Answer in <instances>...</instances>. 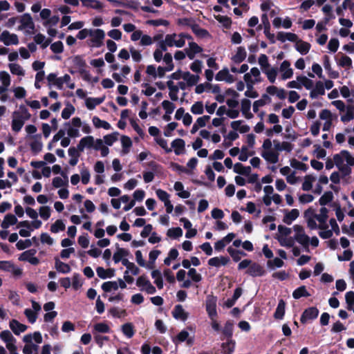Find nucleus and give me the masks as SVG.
<instances>
[{
	"mask_svg": "<svg viewBox=\"0 0 354 354\" xmlns=\"http://www.w3.org/2000/svg\"><path fill=\"white\" fill-rule=\"evenodd\" d=\"M328 209L325 207H321L318 214L315 213L312 209H308L304 213L308 227L312 230L318 228H326L328 218Z\"/></svg>",
	"mask_w": 354,
	"mask_h": 354,
	"instance_id": "nucleus-1",
	"label": "nucleus"
},
{
	"mask_svg": "<svg viewBox=\"0 0 354 354\" xmlns=\"http://www.w3.org/2000/svg\"><path fill=\"white\" fill-rule=\"evenodd\" d=\"M67 128V135L71 138H76L80 136V129L85 134H89L91 132V127L86 122H82L78 117H75L68 122L64 124Z\"/></svg>",
	"mask_w": 354,
	"mask_h": 354,
	"instance_id": "nucleus-2",
	"label": "nucleus"
},
{
	"mask_svg": "<svg viewBox=\"0 0 354 354\" xmlns=\"http://www.w3.org/2000/svg\"><path fill=\"white\" fill-rule=\"evenodd\" d=\"M260 155L268 163L277 164L279 160V153L276 149L273 141L270 138L263 140L260 148Z\"/></svg>",
	"mask_w": 354,
	"mask_h": 354,
	"instance_id": "nucleus-3",
	"label": "nucleus"
},
{
	"mask_svg": "<svg viewBox=\"0 0 354 354\" xmlns=\"http://www.w3.org/2000/svg\"><path fill=\"white\" fill-rule=\"evenodd\" d=\"M31 118L30 113L24 106H20L19 111H15L12 113V129L15 132L21 130L26 121Z\"/></svg>",
	"mask_w": 354,
	"mask_h": 354,
	"instance_id": "nucleus-4",
	"label": "nucleus"
},
{
	"mask_svg": "<svg viewBox=\"0 0 354 354\" xmlns=\"http://www.w3.org/2000/svg\"><path fill=\"white\" fill-rule=\"evenodd\" d=\"M105 32L100 28H90L88 39L86 42L87 46L91 48H100L105 39Z\"/></svg>",
	"mask_w": 354,
	"mask_h": 354,
	"instance_id": "nucleus-5",
	"label": "nucleus"
},
{
	"mask_svg": "<svg viewBox=\"0 0 354 354\" xmlns=\"http://www.w3.org/2000/svg\"><path fill=\"white\" fill-rule=\"evenodd\" d=\"M19 23L17 30L23 32L25 35H32L35 31V23L32 17L28 13H25L19 17Z\"/></svg>",
	"mask_w": 354,
	"mask_h": 354,
	"instance_id": "nucleus-6",
	"label": "nucleus"
},
{
	"mask_svg": "<svg viewBox=\"0 0 354 354\" xmlns=\"http://www.w3.org/2000/svg\"><path fill=\"white\" fill-rule=\"evenodd\" d=\"M292 230L295 232L293 236L295 242L299 243L306 252H309L310 237L306 234L304 228L301 225H295Z\"/></svg>",
	"mask_w": 354,
	"mask_h": 354,
	"instance_id": "nucleus-7",
	"label": "nucleus"
},
{
	"mask_svg": "<svg viewBox=\"0 0 354 354\" xmlns=\"http://www.w3.org/2000/svg\"><path fill=\"white\" fill-rule=\"evenodd\" d=\"M333 163L339 169H344L346 165H354V157L348 151H342L333 156Z\"/></svg>",
	"mask_w": 354,
	"mask_h": 354,
	"instance_id": "nucleus-8",
	"label": "nucleus"
},
{
	"mask_svg": "<svg viewBox=\"0 0 354 354\" xmlns=\"http://www.w3.org/2000/svg\"><path fill=\"white\" fill-rule=\"evenodd\" d=\"M189 38L186 34H170L165 36V43L169 47L181 48L185 44V39Z\"/></svg>",
	"mask_w": 354,
	"mask_h": 354,
	"instance_id": "nucleus-9",
	"label": "nucleus"
},
{
	"mask_svg": "<svg viewBox=\"0 0 354 354\" xmlns=\"http://www.w3.org/2000/svg\"><path fill=\"white\" fill-rule=\"evenodd\" d=\"M319 119L322 120L323 127L322 129L324 131H328L333 126V121L337 120V115L332 113L328 109H323L319 114Z\"/></svg>",
	"mask_w": 354,
	"mask_h": 354,
	"instance_id": "nucleus-10",
	"label": "nucleus"
},
{
	"mask_svg": "<svg viewBox=\"0 0 354 354\" xmlns=\"http://www.w3.org/2000/svg\"><path fill=\"white\" fill-rule=\"evenodd\" d=\"M279 77L281 80H286L292 77L294 71L288 60L283 61L278 68Z\"/></svg>",
	"mask_w": 354,
	"mask_h": 354,
	"instance_id": "nucleus-11",
	"label": "nucleus"
},
{
	"mask_svg": "<svg viewBox=\"0 0 354 354\" xmlns=\"http://www.w3.org/2000/svg\"><path fill=\"white\" fill-rule=\"evenodd\" d=\"M243 80L245 84L254 85L260 83L261 82V76L259 69L257 67L252 68L249 73L244 75Z\"/></svg>",
	"mask_w": 354,
	"mask_h": 354,
	"instance_id": "nucleus-12",
	"label": "nucleus"
},
{
	"mask_svg": "<svg viewBox=\"0 0 354 354\" xmlns=\"http://www.w3.org/2000/svg\"><path fill=\"white\" fill-rule=\"evenodd\" d=\"M0 41L7 46H17L19 43L17 35L15 33H12L8 30H3L0 34Z\"/></svg>",
	"mask_w": 354,
	"mask_h": 354,
	"instance_id": "nucleus-13",
	"label": "nucleus"
},
{
	"mask_svg": "<svg viewBox=\"0 0 354 354\" xmlns=\"http://www.w3.org/2000/svg\"><path fill=\"white\" fill-rule=\"evenodd\" d=\"M136 286L142 291H146L148 294H154L156 292V288L151 284L147 277L142 275L136 280Z\"/></svg>",
	"mask_w": 354,
	"mask_h": 354,
	"instance_id": "nucleus-14",
	"label": "nucleus"
},
{
	"mask_svg": "<svg viewBox=\"0 0 354 354\" xmlns=\"http://www.w3.org/2000/svg\"><path fill=\"white\" fill-rule=\"evenodd\" d=\"M28 139L30 141V147L31 151L34 154H37L40 151H41L43 149V142L41 140V134H35L32 136H28Z\"/></svg>",
	"mask_w": 354,
	"mask_h": 354,
	"instance_id": "nucleus-15",
	"label": "nucleus"
},
{
	"mask_svg": "<svg viewBox=\"0 0 354 354\" xmlns=\"http://www.w3.org/2000/svg\"><path fill=\"white\" fill-rule=\"evenodd\" d=\"M216 303L217 299L215 297L212 295H208L207 297L205 304L206 310L210 319H213L217 316Z\"/></svg>",
	"mask_w": 354,
	"mask_h": 354,
	"instance_id": "nucleus-16",
	"label": "nucleus"
},
{
	"mask_svg": "<svg viewBox=\"0 0 354 354\" xmlns=\"http://www.w3.org/2000/svg\"><path fill=\"white\" fill-rule=\"evenodd\" d=\"M35 250H29L21 254L19 259L20 261H28L32 265H37L39 262V259L35 257Z\"/></svg>",
	"mask_w": 354,
	"mask_h": 354,
	"instance_id": "nucleus-17",
	"label": "nucleus"
},
{
	"mask_svg": "<svg viewBox=\"0 0 354 354\" xmlns=\"http://www.w3.org/2000/svg\"><path fill=\"white\" fill-rule=\"evenodd\" d=\"M0 94L1 93H5L8 91V87L11 84V77L10 74L5 71H0Z\"/></svg>",
	"mask_w": 354,
	"mask_h": 354,
	"instance_id": "nucleus-18",
	"label": "nucleus"
},
{
	"mask_svg": "<svg viewBox=\"0 0 354 354\" xmlns=\"http://www.w3.org/2000/svg\"><path fill=\"white\" fill-rule=\"evenodd\" d=\"M319 310L315 307H310L306 309L301 315V322L304 324L306 322L312 319H315L317 317Z\"/></svg>",
	"mask_w": 354,
	"mask_h": 354,
	"instance_id": "nucleus-19",
	"label": "nucleus"
},
{
	"mask_svg": "<svg viewBox=\"0 0 354 354\" xmlns=\"http://www.w3.org/2000/svg\"><path fill=\"white\" fill-rule=\"evenodd\" d=\"M95 139L92 136H87L82 138L78 145L77 149L79 151L82 152L85 149H91L94 146Z\"/></svg>",
	"mask_w": 354,
	"mask_h": 354,
	"instance_id": "nucleus-20",
	"label": "nucleus"
},
{
	"mask_svg": "<svg viewBox=\"0 0 354 354\" xmlns=\"http://www.w3.org/2000/svg\"><path fill=\"white\" fill-rule=\"evenodd\" d=\"M215 79L217 81H225L229 84L233 83L235 81L234 77L230 73L229 70L226 68L218 71L216 75Z\"/></svg>",
	"mask_w": 354,
	"mask_h": 354,
	"instance_id": "nucleus-21",
	"label": "nucleus"
},
{
	"mask_svg": "<svg viewBox=\"0 0 354 354\" xmlns=\"http://www.w3.org/2000/svg\"><path fill=\"white\" fill-rule=\"evenodd\" d=\"M203 51V48L195 42H189L188 47L185 49L187 56L189 59H194L196 55Z\"/></svg>",
	"mask_w": 354,
	"mask_h": 354,
	"instance_id": "nucleus-22",
	"label": "nucleus"
},
{
	"mask_svg": "<svg viewBox=\"0 0 354 354\" xmlns=\"http://www.w3.org/2000/svg\"><path fill=\"white\" fill-rule=\"evenodd\" d=\"M230 259L227 257L219 256L211 258L208 260V265L212 267L219 268L226 266Z\"/></svg>",
	"mask_w": 354,
	"mask_h": 354,
	"instance_id": "nucleus-23",
	"label": "nucleus"
},
{
	"mask_svg": "<svg viewBox=\"0 0 354 354\" xmlns=\"http://www.w3.org/2000/svg\"><path fill=\"white\" fill-rule=\"evenodd\" d=\"M0 338L6 344L7 348L15 346L16 339L13 337L10 331L6 330L1 332Z\"/></svg>",
	"mask_w": 354,
	"mask_h": 354,
	"instance_id": "nucleus-24",
	"label": "nucleus"
},
{
	"mask_svg": "<svg viewBox=\"0 0 354 354\" xmlns=\"http://www.w3.org/2000/svg\"><path fill=\"white\" fill-rule=\"evenodd\" d=\"M299 216V211L297 209H292L291 210H285L284 216L283 218V222L287 225H290L295 221Z\"/></svg>",
	"mask_w": 354,
	"mask_h": 354,
	"instance_id": "nucleus-25",
	"label": "nucleus"
},
{
	"mask_svg": "<svg viewBox=\"0 0 354 354\" xmlns=\"http://www.w3.org/2000/svg\"><path fill=\"white\" fill-rule=\"evenodd\" d=\"M236 235L234 233H229L222 239L218 241L214 244V248L216 251H221L224 249L225 245L230 243L234 238Z\"/></svg>",
	"mask_w": 354,
	"mask_h": 354,
	"instance_id": "nucleus-26",
	"label": "nucleus"
},
{
	"mask_svg": "<svg viewBox=\"0 0 354 354\" xmlns=\"http://www.w3.org/2000/svg\"><path fill=\"white\" fill-rule=\"evenodd\" d=\"M272 24L276 28L283 27L286 29H288L292 26V23L288 17H286L283 19L281 17H275L272 21Z\"/></svg>",
	"mask_w": 354,
	"mask_h": 354,
	"instance_id": "nucleus-27",
	"label": "nucleus"
},
{
	"mask_svg": "<svg viewBox=\"0 0 354 354\" xmlns=\"http://www.w3.org/2000/svg\"><path fill=\"white\" fill-rule=\"evenodd\" d=\"M172 315L176 319L185 322L188 317V313L181 305H176L172 311Z\"/></svg>",
	"mask_w": 354,
	"mask_h": 354,
	"instance_id": "nucleus-28",
	"label": "nucleus"
},
{
	"mask_svg": "<svg viewBox=\"0 0 354 354\" xmlns=\"http://www.w3.org/2000/svg\"><path fill=\"white\" fill-rule=\"evenodd\" d=\"M247 56V52L245 48L242 46H239L236 48L234 54L232 57V60L235 64H239L242 62Z\"/></svg>",
	"mask_w": 354,
	"mask_h": 354,
	"instance_id": "nucleus-29",
	"label": "nucleus"
},
{
	"mask_svg": "<svg viewBox=\"0 0 354 354\" xmlns=\"http://www.w3.org/2000/svg\"><path fill=\"white\" fill-rule=\"evenodd\" d=\"M325 94V89L324 83L321 81L317 82L315 87L312 88L310 92V97L312 99H315L319 95H324Z\"/></svg>",
	"mask_w": 354,
	"mask_h": 354,
	"instance_id": "nucleus-30",
	"label": "nucleus"
},
{
	"mask_svg": "<svg viewBox=\"0 0 354 354\" xmlns=\"http://www.w3.org/2000/svg\"><path fill=\"white\" fill-rule=\"evenodd\" d=\"M171 145L176 155L178 156L185 153V142L183 139H175L172 141Z\"/></svg>",
	"mask_w": 354,
	"mask_h": 354,
	"instance_id": "nucleus-31",
	"label": "nucleus"
},
{
	"mask_svg": "<svg viewBox=\"0 0 354 354\" xmlns=\"http://www.w3.org/2000/svg\"><path fill=\"white\" fill-rule=\"evenodd\" d=\"M183 80L188 86H192L198 83L200 80L198 75H194L188 71L183 72Z\"/></svg>",
	"mask_w": 354,
	"mask_h": 354,
	"instance_id": "nucleus-32",
	"label": "nucleus"
},
{
	"mask_svg": "<svg viewBox=\"0 0 354 354\" xmlns=\"http://www.w3.org/2000/svg\"><path fill=\"white\" fill-rule=\"evenodd\" d=\"M273 144H274V146L277 149H278V152L280 151H286V152H290L293 149V145L287 141H283L280 142L277 140H273Z\"/></svg>",
	"mask_w": 354,
	"mask_h": 354,
	"instance_id": "nucleus-33",
	"label": "nucleus"
},
{
	"mask_svg": "<svg viewBox=\"0 0 354 354\" xmlns=\"http://www.w3.org/2000/svg\"><path fill=\"white\" fill-rule=\"evenodd\" d=\"M310 44L301 39H297L295 48L301 55L307 54L310 49Z\"/></svg>",
	"mask_w": 354,
	"mask_h": 354,
	"instance_id": "nucleus-34",
	"label": "nucleus"
},
{
	"mask_svg": "<svg viewBox=\"0 0 354 354\" xmlns=\"http://www.w3.org/2000/svg\"><path fill=\"white\" fill-rule=\"evenodd\" d=\"M167 86L169 88V96L170 99L172 101H177L178 100V88L172 80H169L167 82Z\"/></svg>",
	"mask_w": 354,
	"mask_h": 354,
	"instance_id": "nucleus-35",
	"label": "nucleus"
},
{
	"mask_svg": "<svg viewBox=\"0 0 354 354\" xmlns=\"http://www.w3.org/2000/svg\"><path fill=\"white\" fill-rule=\"evenodd\" d=\"M231 127L236 131H239L241 133H247L250 131V127L244 124L242 120L233 121L230 124Z\"/></svg>",
	"mask_w": 354,
	"mask_h": 354,
	"instance_id": "nucleus-36",
	"label": "nucleus"
},
{
	"mask_svg": "<svg viewBox=\"0 0 354 354\" xmlns=\"http://www.w3.org/2000/svg\"><path fill=\"white\" fill-rule=\"evenodd\" d=\"M277 39L281 42H285L286 41L295 42L298 37L295 33L279 32L277 35Z\"/></svg>",
	"mask_w": 354,
	"mask_h": 354,
	"instance_id": "nucleus-37",
	"label": "nucleus"
},
{
	"mask_svg": "<svg viewBox=\"0 0 354 354\" xmlns=\"http://www.w3.org/2000/svg\"><path fill=\"white\" fill-rule=\"evenodd\" d=\"M8 68L10 73L18 77H22L25 75L26 72L24 68L17 63H10L8 64Z\"/></svg>",
	"mask_w": 354,
	"mask_h": 354,
	"instance_id": "nucleus-38",
	"label": "nucleus"
},
{
	"mask_svg": "<svg viewBox=\"0 0 354 354\" xmlns=\"http://www.w3.org/2000/svg\"><path fill=\"white\" fill-rule=\"evenodd\" d=\"M263 73L266 75L268 81L272 84L275 82L279 73L278 68L274 66H270L268 68H265Z\"/></svg>",
	"mask_w": 354,
	"mask_h": 354,
	"instance_id": "nucleus-39",
	"label": "nucleus"
},
{
	"mask_svg": "<svg viewBox=\"0 0 354 354\" xmlns=\"http://www.w3.org/2000/svg\"><path fill=\"white\" fill-rule=\"evenodd\" d=\"M266 92L271 95H276L279 99L283 100L286 97L285 91L283 88H277L275 86H269Z\"/></svg>",
	"mask_w": 354,
	"mask_h": 354,
	"instance_id": "nucleus-40",
	"label": "nucleus"
},
{
	"mask_svg": "<svg viewBox=\"0 0 354 354\" xmlns=\"http://www.w3.org/2000/svg\"><path fill=\"white\" fill-rule=\"evenodd\" d=\"M241 111L243 115L248 119L252 118V114L250 113L251 102L248 99H243L241 102Z\"/></svg>",
	"mask_w": 354,
	"mask_h": 354,
	"instance_id": "nucleus-41",
	"label": "nucleus"
},
{
	"mask_svg": "<svg viewBox=\"0 0 354 354\" xmlns=\"http://www.w3.org/2000/svg\"><path fill=\"white\" fill-rule=\"evenodd\" d=\"M10 328L15 335H19L20 333L24 332L27 328L26 325L19 323L15 319H12L10 322Z\"/></svg>",
	"mask_w": 354,
	"mask_h": 354,
	"instance_id": "nucleus-42",
	"label": "nucleus"
},
{
	"mask_svg": "<svg viewBox=\"0 0 354 354\" xmlns=\"http://www.w3.org/2000/svg\"><path fill=\"white\" fill-rule=\"evenodd\" d=\"M247 273L252 277H259L264 274V270L260 265L253 263L249 267Z\"/></svg>",
	"mask_w": 354,
	"mask_h": 354,
	"instance_id": "nucleus-43",
	"label": "nucleus"
},
{
	"mask_svg": "<svg viewBox=\"0 0 354 354\" xmlns=\"http://www.w3.org/2000/svg\"><path fill=\"white\" fill-rule=\"evenodd\" d=\"M121 145H122V155H126L130 151V149L132 146V141L131 138L126 136H122L121 137Z\"/></svg>",
	"mask_w": 354,
	"mask_h": 354,
	"instance_id": "nucleus-44",
	"label": "nucleus"
},
{
	"mask_svg": "<svg viewBox=\"0 0 354 354\" xmlns=\"http://www.w3.org/2000/svg\"><path fill=\"white\" fill-rule=\"evenodd\" d=\"M104 97H87L85 100V104L88 109L93 110L96 106L103 102Z\"/></svg>",
	"mask_w": 354,
	"mask_h": 354,
	"instance_id": "nucleus-45",
	"label": "nucleus"
},
{
	"mask_svg": "<svg viewBox=\"0 0 354 354\" xmlns=\"http://www.w3.org/2000/svg\"><path fill=\"white\" fill-rule=\"evenodd\" d=\"M33 39L35 43L41 45L42 48H46L50 43V40L48 39L46 36L41 33L36 34Z\"/></svg>",
	"mask_w": 354,
	"mask_h": 354,
	"instance_id": "nucleus-46",
	"label": "nucleus"
},
{
	"mask_svg": "<svg viewBox=\"0 0 354 354\" xmlns=\"http://www.w3.org/2000/svg\"><path fill=\"white\" fill-rule=\"evenodd\" d=\"M111 331L109 326L105 322L97 323L93 326V334L108 333Z\"/></svg>",
	"mask_w": 354,
	"mask_h": 354,
	"instance_id": "nucleus-47",
	"label": "nucleus"
},
{
	"mask_svg": "<svg viewBox=\"0 0 354 354\" xmlns=\"http://www.w3.org/2000/svg\"><path fill=\"white\" fill-rule=\"evenodd\" d=\"M17 223V218L12 214H6L1 224V226L3 229H7L10 226L13 225Z\"/></svg>",
	"mask_w": 354,
	"mask_h": 354,
	"instance_id": "nucleus-48",
	"label": "nucleus"
},
{
	"mask_svg": "<svg viewBox=\"0 0 354 354\" xmlns=\"http://www.w3.org/2000/svg\"><path fill=\"white\" fill-rule=\"evenodd\" d=\"M270 101L269 96L267 94L263 95L262 97L258 100H256L253 103V111L257 113L260 107L265 106L268 102Z\"/></svg>",
	"mask_w": 354,
	"mask_h": 354,
	"instance_id": "nucleus-49",
	"label": "nucleus"
},
{
	"mask_svg": "<svg viewBox=\"0 0 354 354\" xmlns=\"http://www.w3.org/2000/svg\"><path fill=\"white\" fill-rule=\"evenodd\" d=\"M316 178L313 175H306L304 176L302 183V189L304 191H309L312 189L313 183L315 182Z\"/></svg>",
	"mask_w": 354,
	"mask_h": 354,
	"instance_id": "nucleus-50",
	"label": "nucleus"
},
{
	"mask_svg": "<svg viewBox=\"0 0 354 354\" xmlns=\"http://www.w3.org/2000/svg\"><path fill=\"white\" fill-rule=\"evenodd\" d=\"M129 255V251L121 248H117L116 251L113 254V259L115 263H119L122 259Z\"/></svg>",
	"mask_w": 354,
	"mask_h": 354,
	"instance_id": "nucleus-51",
	"label": "nucleus"
},
{
	"mask_svg": "<svg viewBox=\"0 0 354 354\" xmlns=\"http://www.w3.org/2000/svg\"><path fill=\"white\" fill-rule=\"evenodd\" d=\"M92 122L95 128H102L104 129L109 130L111 127V124L108 122L101 120L97 116L93 117Z\"/></svg>",
	"mask_w": 354,
	"mask_h": 354,
	"instance_id": "nucleus-52",
	"label": "nucleus"
},
{
	"mask_svg": "<svg viewBox=\"0 0 354 354\" xmlns=\"http://www.w3.org/2000/svg\"><path fill=\"white\" fill-rule=\"evenodd\" d=\"M189 333L186 330H182L180 331L178 335L176 337V338L174 339V342L175 344H178L180 342H185L187 340V343L189 345L192 344L193 340L192 339L188 338Z\"/></svg>",
	"mask_w": 354,
	"mask_h": 354,
	"instance_id": "nucleus-53",
	"label": "nucleus"
},
{
	"mask_svg": "<svg viewBox=\"0 0 354 354\" xmlns=\"http://www.w3.org/2000/svg\"><path fill=\"white\" fill-rule=\"evenodd\" d=\"M176 191L178 192V196L182 198H188L190 196V193L188 191L184 190V186L180 182H176L174 186Z\"/></svg>",
	"mask_w": 354,
	"mask_h": 354,
	"instance_id": "nucleus-54",
	"label": "nucleus"
},
{
	"mask_svg": "<svg viewBox=\"0 0 354 354\" xmlns=\"http://www.w3.org/2000/svg\"><path fill=\"white\" fill-rule=\"evenodd\" d=\"M235 348V342L229 338L225 343L222 344V350L225 354H232Z\"/></svg>",
	"mask_w": 354,
	"mask_h": 354,
	"instance_id": "nucleus-55",
	"label": "nucleus"
},
{
	"mask_svg": "<svg viewBox=\"0 0 354 354\" xmlns=\"http://www.w3.org/2000/svg\"><path fill=\"white\" fill-rule=\"evenodd\" d=\"M151 277L154 280V283L156 285L158 288L162 289L163 288V280L162 274L160 270H155L151 272Z\"/></svg>",
	"mask_w": 354,
	"mask_h": 354,
	"instance_id": "nucleus-56",
	"label": "nucleus"
},
{
	"mask_svg": "<svg viewBox=\"0 0 354 354\" xmlns=\"http://www.w3.org/2000/svg\"><path fill=\"white\" fill-rule=\"evenodd\" d=\"M52 184L55 188L67 186L68 184V177L66 175L63 178L55 177L53 179Z\"/></svg>",
	"mask_w": 354,
	"mask_h": 354,
	"instance_id": "nucleus-57",
	"label": "nucleus"
},
{
	"mask_svg": "<svg viewBox=\"0 0 354 354\" xmlns=\"http://www.w3.org/2000/svg\"><path fill=\"white\" fill-rule=\"evenodd\" d=\"M234 171L239 174L248 176L251 172V168L250 167H245L241 163H236L234 167Z\"/></svg>",
	"mask_w": 354,
	"mask_h": 354,
	"instance_id": "nucleus-58",
	"label": "nucleus"
},
{
	"mask_svg": "<svg viewBox=\"0 0 354 354\" xmlns=\"http://www.w3.org/2000/svg\"><path fill=\"white\" fill-rule=\"evenodd\" d=\"M333 198H334V196H333V194L332 192H330V191L326 192L320 197V198L319 200V203L320 205L324 206V205L330 203V202H332L333 200Z\"/></svg>",
	"mask_w": 354,
	"mask_h": 354,
	"instance_id": "nucleus-59",
	"label": "nucleus"
},
{
	"mask_svg": "<svg viewBox=\"0 0 354 354\" xmlns=\"http://www.w3.org/2000/svg\"><path fill=\"white\" fill-rule=\"evenodd\" d=\"M191 112L194 115H201L204 112V105L203 102L198 101L194 102L191 108H190Z\"/></svg>",
	"mask_w": 354,
	"mask_h": 354,
	"instance_id": "nucleus-60",
	"label": "nucleus"
},
{
	"mask_svg": "<svg viewBox=\"0 0 354 354\" xmlns=\"http://www.w3.org/2000/svg\"><path fill=\"white\" fill-rule=\"evenodd\" d=\"M109 313L115 318H121L127 315V311L118 307H113L109 310Z\"/></svg>",
	"mask_w": 354,
	"mask_h": 354,
	"instance_id": "nucleus-61",
	"label": "nucleus"
},
{
	"mask_svg": "<svg viewBox=\"0 0 354 354\" xmlns=\"http://www.w3.org/2000/svg\"><path fill=\"white\" fill-rule=\"evenodd\" d=\"M102 289L104 292H111L118 289V283L116 281H110L102 284Z\"/></svg>",
	"mask_w": 354,
	"mask_h": 354,
	"instance_id": "nucleus-62",
	"label": "nucleus"
},
{
	"mask_svg": "<svg viewBox=\"0 0 354 354\" xmlns=\"http://www.w3.org/2000/svg\"><path fill=\"white\" fill-rule=\"evenodd\" d=\"M277 240L280 245L286 248H292L295 245V239L293 237L286 236V237H277Z\"/></svg>",
	"mask_w": 354,
	"mask_h": 354,
	"instance_id": "nucleus-63",
	"label": "nucleus"
},
{
	"mask_svg": "<svg viewBox=\"0 0 354 354\" xmlns=\"http://www.w3.org/2000/svg\"><path fill=\"white\" fill-rule=\"evenodd\" d=\"M310 295V293L307 291L304 286L299 287L292 292V297L296 299L302 297H308Z\"/></svg>",
	"mask_w": 354,
	"mask_h": 354,
	"instance_id": "nucleus-64",
	"label": "nucleus"
}]
</instances>
